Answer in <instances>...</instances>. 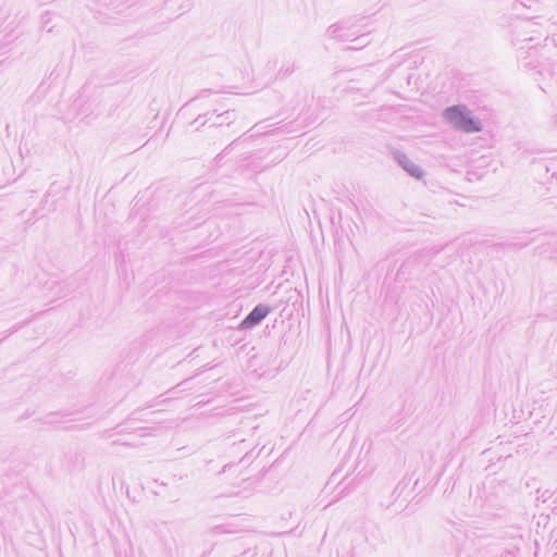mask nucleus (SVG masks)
Wrapping results in <instances>:
<instances>
[{
  "instance_id": "nucleus-11",
  "label": "nucleus",
  "mask_w": 557,
  "mask_h": 557,
  "mask_svg": "<svg viewBox=\"0 0 557 557\" xmlns=\"http://www.w3.org/2000/svg\"><path fill=\"white\" fill-rule=\"evenodd\" d=\"M41 18H42V24L46 25L50 20V14L47 12V13L42 14Z\"/></svg>"
},
{
  "instance_id": "nucleus-13",
  "label": "nucleus",
  "mask_w": 557,
  "mask_h": 557,
  "mask_svg": "<svg viewBox=\"0 0 557 557\" xmlns=\"http://www.w3.org/2000/svg\"><path fill=\"white\" fill-rule=\"evenodd\" d=\"M199 119H201V115H198V117L195 119V122H198Z\"/></svg>"
},
{
  "instance_id": "nucleus-8",
  "label": "nucleus",
  "mask_w": 557,
  "mask_h": 557,
  "mask_svg": "<svg viewBox=\"0 0 557 557\" xmlns=\"http://www.w3.org/2000/svg\"><path fill=\"white\" fill-rule=\"evenodd\" d=\"M354 44L346 48V50H358L369 45L368 35H361L351 40Z\"/></svg>"
},
{
  "instance_id": "nucleus-1",
  "label": "nucleus",
  "mask_w": 557,
  "mask_h": 557,
  "mask_svg": "<svg viewBox=\"0 0 557 557\" xmlns=\"http://www.w3.org/2000/svg\"><path fill=\"white\" fill-rule=\"evenodd\" d=\"M443 117L457 131L478 133L482 129L481 121L465 104L447 107L443 111Z\"/></svg>"
},
{
  "instance_id": "nucleus-7",
  "label": "nucleus",
  "mask_w": 557,
  "mask_h": 557,
  "mask_svg": "<svg viewBox=\"0 0 557 557\" xmlns=\"http://www.w3.org/2000/svg\"><path fill=\"white\" fill-rule=\"evenodd\" d=\"M347 30L348 28L344 24L336 23L331 25L326 33L331 38L343 41L349 37V34L346 33Z\"/></svg>"
},
{
  "instance_id": "nucleus-5",
  "label": "nucleus",
  "mask_w": 557,
  "mask_h": 557,
  "mask_svg": "<svg viewBox=\"0 0 557 557\" xmlns=\"http://www.w3.org/2000/svg\"><path fill=\"white\" fill-rule=\"evenodd\" d=\"M236 120V114H235V111L234 110H226L220 114H216L214 116H211L209 119H207L202 125L207 124L208 122H211L210 123V126H213V127H220V126H223V125H231L234 121Z\"/></svg>"
},
{
  "instance_id": "nucleus-12",
  "label": "nucleus",
  "mask_w": 557,
  "mask_h": 557,
  "mask_svg": "<svg viewBox=\"0 0 557 557\" xmlns=\"http://www.w3.org/2000/svg\"><path fill=\"white\" fill-rule=\"evenodd\" d=\"M199 119H201V115H198V117L195 119V122H198Z\"/></svg>"
},
{
  "instance_id": "nucleus-6",
  "label": "nucleus",
  "mask_w": 557,
  "mask_h": 557,
  "mask_svg": "<svg viewBox=\"0 0 557 557\" xmlns=\"http://www.w3.org/2000/svg\"><path fill=\"white\" fill-rule=\"evenodd\" d=\"M539 52L537 47H530L528 51L525 52V55H519V60L521 63V66L524 69L533 70L536 69L540 65V62L533 61V57L536 55Z\"/></svg>"
},
{
  "instance_id": "nucleus-2",
  "label": "nucleus",
  "mask_w": 557,
  "mask_h": 557,
  "mask_svg": "<svg viewBox=\"0 0 557 557\" xmlns=\"http://www.w3.org/2000/svg\"><path fill=\"white\" fill-rule=\"evenodd\" d=\"M535 23L531 21H525L521 25L516 26L513 30L512 45L518 47L519 50L523 49V46H520L523 42H531L535 40L534 36H529L530 34H534L535 30L533 26Z\"/></svg>"
},
{
  "instance_id": "nucleus-14",
  "label": "nucleus",
  "mask_w": 557,
  "mask_h": 557,
  "mask_svg": "<svg viewBox=\"0 0 557 557\" xmlns=\"http://www.w3.org/2000/svg\"><path fill=\"white\" fill-rule=\"evenodd\" d=\"M199 119H201V115H198V117L195 119V122H198Z\"/></svg>"
},
{
  "instance_id": "nucleus-9",
  "label": "nucleus",
  "mask_w": 557,
  "mask_h": 557,
  "mask_svg": "<svg viewBox=\"0 0 557 557\" xmlns=\"http://www.w3.org/2000/svg\"><path fill=\"white\" fill-rule=\"evenodd\" d=\"M515 2H518L520 3L522 7H525V8H533L534 5L537 4V0H515Z\"/></svg>"
},
{
  "instance_id": "nucleus-4",
  "label": "nucleus",
  "mask_w": 557,
  "mask_h": 557,
  "mask_svg": "<svg viewBox=\"0 0 557 557\" xmlns=\"http://www.w3.org/2000/svg\"><path fill=\"white\" fill-rule=\"evenodd\" d=\"M394 160L398 163L404 171H406L411 177L420 180L423 176L422 169L411 161L408 156L399 150L394 151Z\"/></svg>"
},
{
  "instance_id": "nucleus-10",
  "label": "nucleus",
  "mask_w": 557,
  "mask_h": 557,
  "mask_svg": "<svg viewBox=\"0 0 557 557\" xmlns=\"http://www.w3.org/2000/svg\"><path fill=\"white\" fill-rule=\"evenodd\" d=\"M548 42H552L557 48V35H553V37H546L545 38V47L548 46Z\"/></svg>"
},
{
  "instance_id": "nucleus-3",
  "label": "nucleus",
  "mask_w": 557,
  "mask_h": 557,
  "mask_svg": "<svg viewBox=\"0 0 557 557\" xmlns=\"http://www.w3.org/2000/svg\"><path fill=\"white\" fill-rule=\"evenodd\" d=\"M271 312V308L268 305H257L242 321V329H252L260 324Z\"/></svg>"
}]
</instances>
